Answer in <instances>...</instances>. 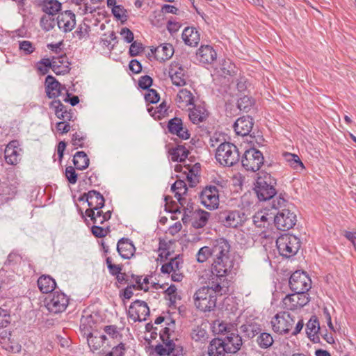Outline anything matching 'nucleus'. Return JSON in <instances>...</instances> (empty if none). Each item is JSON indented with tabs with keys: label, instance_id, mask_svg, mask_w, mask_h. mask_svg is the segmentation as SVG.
I'll return each mask as SVG.
<instances>
[{
	"label": "nucleus",
	"instance_id": "nucleus-1",
	"mask_svg": "<svg viewBox=\"0 0 356 356\" xmlns=\"http://www.w3.org/2000/svg\"><path fill=\"white\" fill-rule=\"evenodd\" d=\"M229 241L220 238L215 240L210 245L202 247L196 254L199 263H204L209 258H212L211 277L225 279L229 275L234 266V259L230 252Z\"/></svg>",
	"mask_w": 356,
	"mask_h": 356
},
{
	"label": "nucleus",
	"instance_id": "nucleus-2",
	"mask_svg": "<svg viewBox=\"0 0 356 356\" xmlns=\"http://www.w3.org/2000/svg\"><path fill=\"white\" fill-rule=\"evenodd\" d=\"M226 277L219 279L211 277L209 286L199 289L194 295L195 307L202 312L213 310L216 307L217 295L222 296L228 291Z\"/></svg>",
	"mask_w": 356,
	"mask_h": 356
},
{
	"label": "nucleus",
	"instance_id": "nucleus-3",
	"mask_svg": "<svg viewBox=\"0 0 356 356\" xmlns=\"http://www.w3.org/2000/svg\"><path fill=\"white\" fill-rule=\"evenodd\" d=\"M275 184V180L270 174L264 173L258 177L254 190L259 200L266 201L273 198L277 193Z\"/></svg>",
	"mask_w": 356,
	"mask_h": 356
},
{
	"label": "nucleus",
	"instance_id": "nucleus-4",
	"mask_svg": "<svg viewBox=\"0 0 356 356\" xmlns=\"http://www.w3.org/2000/svg\"><path fill=\"white\" fill-rule=\"evenodd\" d=\"M239 158L238 149L233 143L225 142L216 149V159L224 166H233L239 161Z\"/></svg>",
	"mask_w": 356,
	"mask_h": 356
},
{
	"label": "nucleus",
	"instance_id": "nucleus-5",
	"mask_svg": "<svg viewBox=\"0 0 356 356\" xmlns=\"http://www.w3.org/2000/svg\"><path fill=\"white\" fill-rule=\"evenodd\" d=\"M276 245L280 255L289 258L298 252L300 248V240L295 235L282 234L277 238Z\"/></svg>",
	"mask_w": 356,
	"mask_h": 356
},
{
	"label": "nucleus",
	"instance_id": "nucleus-6",
	"mask_svg": "<svg viewBox=\"0 0 356 356\" xmlns=\"http://www.w3.org/2000/svg\"><path fill=\"white\" fill-rule=\"evenodd\" d=\"M69 305V298L62 292L51 293L45 298L47 310L54 314L65 312Z\"/></svg>",
	"mask_w": 356,
	"mask_h": 356
},
{
	"label": "nucleus",
	"instance_id": "nucleus-7",
	"mask_svg": "<svg viewBox=\"0 0 356 356\" xmlns=\"http://www.w3.org/2000/svg\"><path fill=\"white\" fill-rule=\"evenodd\" d=\"M264 161V156L259 150L250 148L245 152L241 163L246 170L256 172L260 169Z\"/></svg>",
	"mask_w": 356,
	"mask_h": 356
},
{
	"label": "nucleus",
	"instance_id": "nucleus-8",
	"mask_svg": "<svg viewBox=\"0 0 356 356\" xmlns=\"http://www.w3.org/2000/svg\"><path fill=\"white\" fill-rule=\"evenodd\" d=\"M294 323V317L287 312L277 313L271 320L273 330L280 334H288Z\"/></svg>",
	"mask_w": 356,
	"mask_h": 356
},
{
	"label": "nucleus",
	"instance_id": "nucleus-9",
	"mask_svg": "<svg viewBox=\"0 0 356 356\" xmlns=\"http://www.w3.org/2000/svg\"><path fill=\"white\" fill-rule=\"evenodd\" d=\"M219 219L226 227L236 228L243 225L247 218L241 210H225L220 212Z\"/></svg>",
	"mask_w": 356,
	"mask_h": 356
},
{
	"label": "nucleus",
	"instance_id": "nucleus-10",
	"mask_svg": "<svg viewBox=\"0 0 356 356\" xmlns=\"http://www.w3.org/2000/svg\"><path fill=\"white\" fill-rule=\"evenodd\" d=\"M311 280L305 273L300 270L294 272L289 278V286L296 293H307L311 288Z\"/></svg>",
	"mask_w": 356,
	"mask_h": 356
},
{
	"label": "nucleus",
	"instance_id": "nucleus-11",
	"mask_svg": "<svg viewBox=\"0 0 356 356\" xmlns=\"http://www.w3.org/2000/svg\"><path fill=\"white\" fill-rule=\"evenodd\" d=\"M201 204L209 210H215L219 206V193L213 185L206 186L200 193Z\"/></svg>",
	"mask_w": 356,
	"mask_h": 356
},
{
	"label": "nucleus",
	"instance_id": "nucleus-12",
	"mask_svg": "<svg viewBox=\"0 0 356 356\" xmlns=\"http://www.w3.org/2000/svg\"><path fill=\"white\" fill-rule=\"evenodd\" d=\"M184 261L180 255L170 259L169 262L162 265L161 271L163 274H171V279L174 282H181L184 277L181 273Z\"/></svg>",
	"mask_w": 356,
	"mask_h": 356
},
{
	"label": "nucleus",
	"instance_id": "nucleus-13",
	"mask_svg": "<svg viewBox=\"0 0 356 356\" xmlns=\"http://www.w3.org/2000/svg\"><path fill=\"white\" fill-rule=\"evenodd\" d=\"M296 215L289 209H283L278 211L276 215H274V222L278 229L288 230L296 225Z\"/></svg>",
	"mask_w": 356,
	"mask_h": 356
},
{
	"label": "nucleus",
	"instance_id": "nucleus-14",
	"mask_svg": "<svg viewBox=\"0 0 356 356\" xmlns=\"http://www.w3.org/2000/svg\"><path fill=\"white\" fill-rule=\"evenodd\" d=\"M149 315V309L145 301L136 300L131 304L128 316L134 321H145Z\"/></svg>",
	"mask_w": 356,
	"mask_h": 356
},
{
	"label": "nucleus",
	"instance_id": "nucleus-15",
	"mask_svg": "<svg viewBox=\"0 0 356 356\" xmlns=\"http://www.w3.org/2000/svg\"><path fill=\"white\" fill-rule=\"evenodd\" d=\"M168 74L173 85L184 86L188 78L186 69L178 62H172L169 66Z\"/></svg>",
	"mask_w": 356,
	"mask_h": 356
},
{
	"label": "nucleus",
	"instance_id": "nucleus-16",
	"mask_svg": "<svg viewBox=\"0 0 356 356\" xmlns=\"http://www.w3.org/2000/svg\"><path fill=\"white\" fill-rule=\"evenodd\" d=\"M87 342L90 351L92 353H104L110 347L106 337L102 333H91L87 336Z\"/></svg>",
	"mask_w": 356,
	"mask_h": 356
},
{
	"label": "nucleus",
	"instance_id": "nucleus-17",
	"mask_svg": "<svg viewBox=\"0 0 356 356\" xmlns=\"http://www.w3.org/2000/svg\"><path fill=\"white\" fill-rule=\"evenodd\" d=\"M22 149L17 140L10 141L4 150V158L8 165H16L19 163L22 156Z\"/></svg>",
	"mask_w": 356,
	"mask_h": 356
},
{
	"label": "nucleus",
	"instance_id": "nucleus-18",
	"mask_svg": "<svg viewBox=\"0 0 356 356\" xmlns=\"http://www.w3.org/2000/svg\"><path fill=\"white\" fill-rule=\"evenodd\" d=\"M57 25L63 33L72 31L76 25V16L71 10H65L58 14L57 17Z\"/></svg>",
	"mask_w": 356,
	"mask_h": 356
},
{
	"label": "nucleus",
	"instance_id": "nucleus-19",
	"mask_svg": "<svg viewBox=\"0 0 356 356\" xmlns=\"http://www.w3.org/2000/svg\"><path fill=\"white\" fill-rule=\"evenodd\" d=\"M223 344L227 350V353H235L240 350L243 342L241 337L236 330H229L228 334L222 339Z\"/></svg>",
	"mask_w": 356,
	"mask_h": 356
},
{
	"label": "nucleus",
	"instance_id": "nucleus-20",
	"mask_svg": "<svg viewBox=\"0 0 356 356\" xmlns=\"http://www.w3.org/2000/svg\"><path fill=\"white\" fill-rule=\"evenodd\" d=\"M103 335L107 339V343L111 347L113 344L123 341V327H119L116 325H104L102 328Z\"/></svg>",
	"mask_w": 356,
	"mask_h": 356
},
{
	"label": "nucleus",
	"instance_id": "nucleus-21",
	"mask_svg": "<svg viewBox=\"0 0 356 356\" xmlns=\"http://www.w3.org/2000/svg\"><path fill=\"white\" fill-rule=\"evenodd\" d=\"M80 200H86L88 203L89 209L87 210H98L101 209L104 206L105 200L103 195L96 191H90L88 193H85L81 198Z\"/></svg>",
	"mask_w": 356,
	"mask_h": 356
},
{
	"label": "nucleus",
	"instance_id": "nucleus-22",
	"mask_svg": "<svg viewBox=\"0 0 356 356\" xmlns=\"http://www.w3.org/2000/svg\"><path fill=\"white\" fill-rule=\"evenodd\" d=\"M253 120L250 116H243L236 120L234 124L236 134L238 136H245L250 134L253 127Z\"/></svg>",
	"mask_w": 356,
	"mask_h": 356
},
{
	"label": "nucleus",
	"instance_id": "nucleus-23",
	"mask_svg": "<svg viewBox=\"0 0 356 356\" xmlns=\"http://www.w3.org/2000/svg\"><path fill=\"white\" fill-rule=\"evenodd\" d=\"M175 102L177 106L183 110L195 105V96L190 90L183 88L177 92Z\"/></svg>",
	"mask_w": 356,
	"mask_h": 356
},
{
	"label": "nucleus",
	"instance_id": "nucleus-24",
	"mask_svg": "<svg viewBox=\"0 0 356 356\" xmlns=\"http://www.w3.org/2000/svg\"><path fill=\"white\" fill-rule=\"evenodd\" d=\"M211 215V213L201 209L195 210L191 218L192 227L195 229L203 228L208 223Z\"/></svg>",
	"mask_w": 356,
	"mask_h": 356
},
{
	"label": "nucleus",
	"instance_id": "nucleus-25",
	"mask_svg": "<svg viewBox=\"0 0 356 356\" xmlns=\"http://www.w3.org/2000/svg\"><path fill=\"white\" fill-rule=\"evenodd\" d=\"M209 116V113L204 106L194 105L188 108V117L194 124L204 122Z\"/></svg>",
	"mask_w": 356,
	"mask_h": 356
},
{
	"label": "nucleus",
	"instance_id": "nucleus-26",
	"mask_svg": "<svg viewBox=\"0 0 356 356\" xmlns=\"http://www.w3.org/2000/svg\"><path fill=\"white\" fill-rule=\"evenodd\" d=\"M309 302V296L305 292H302V293H295L294 294L286 296L284 299V302L286 305H287L289 302L291 303V305L289 306L290 309L302 307Z\"/></svg>",
	"mask_w": 356,
	"mask_h": 356
},
{
	"label": "nucleus",
	"instance_id": "nucleus-27",
	"mask_svg": "<svg viewBox=\"0 0 356 356\" xmlns=\"http://www.w3.org/2000/svg\"><path fill=\"white\" fill-rule=\"evenodd\" d=\"M197 60L204 64H211L216 60L217 54L212 47L202 45L196 53Z\"/></svg>",
	"mask_w": 356,
	"mask_h": 356
},
{
	"label": "nucleus",
	"instance_id": "nucleus-28",
	"mask_svg": "<svg viewBox=\"0 0 356 356\" xmlns=\"http://www.w3.org/2000/svg\"><path fill=\"white\" fill-rule=\"evenodd\" d=\"M117 250L123 259H128L134 256L136 248L130 239L122 238L118 243Z\"/></svg>",
	"mask_w": 356,
	"mask_h": 356
},
{
	"label": "nucleus",
	"instance_id": "nucleus-29",
	"mask_svg": "<svg viewBox=\"0 0 356 356\" xmlns=\"http://www.w3.org/2000/svg\"><path fill=\"white\" fill-rule=\"evenodd\" d=\"M18 182L13 179L4 181L0 184V196L5 200L13 199L17 193Z\"/></svg>",
	"mask_w": 356,
	"mask_h": 356
},
{
	"label": "nucleus",
	"instance_id": "nucleus-30",
	"mask_svg": "<svg viewBox=\"0 0 356 356\" xmlns=\"http://www.w3.org/2000/svg\"><path fill=\"white\" fill-rule=\"evenodd\" d=\"M152 52L154 54V57L156 60L165 61L170 59L173 56L174 48L172 44L164 43L152 49Z\"/></svg>",
	"mask_w": 356,
	"mask_h": 356
},
{
	"label": "nucleus",
	"instance_id": "nucleus-31",
	"mask_svg": "<svg viewBox=\"0 0 356 356\" xmlns=\"http://www.w3.org/2000/svg\"><path fill=\"white\" fill-rule=\"evenodd\" d=\"M181 38L184 43L190 47H196L200 40V34L194 27L185 28L182 32Z\"/></svg>",
	"mask_w": 356,
	"mask_h": 356
},
{
	"label": "nucleus",
	"instance_id": "nucleus-32",
	"mask_svg": "<svg viewBox=\"0 0 356 356\" xmlns=\"http://www.w3.org/2000/svg\"><path fill=\"white\" fill-rule=\"evenodd\" d=\"M167 327H165L160 330L159 336L160 339L163 343L165 344L168 348V350H172L173 342L172 339H170L172 334L174 332L175 323V321L170 320V323H167Z\"/></svg>",
	"mask_w": 356,
	"mask_h": 356
},
{
	"label": "nucleus",
	"instance_id": "nucleus-33",
	"mask_svg": "<svg viewBox=\"0 0 356 356\" xmlns=\"http://www.w3.org/2000/svg\"><path fill=\"white\" fill-rule=\"evenodd\" d=\"M42 10L47 15L54 16L61 10V3L57 0H38Z\"/></svg>",
	"mask_w": 356,
	"mask_h": 356
},
{
	"label": "nucleus",
	"instance_id": "nucleus-34",
	"mask_svg": "<svg viewBox=\"0 0 356 356\" xmlns=\"http://www.w3.org/2000/svg\"><path fill=\"white\" fill-rule=\"evenodd\" d=\"M46 93L49 98H55L60 94V83L51 75H48L45 79Z\"/></svg>",
	"mask_w": 356,
	"mask_h": 356
},
{
	"label": "nucleus",
	"instance_id": "nucleus-35",
	"mask_svg": "<svg viewBox=\"0 0 356 356\" xmlns=\"http://www.w3.org/2000/svg\"><path fill=\"white\" fill-rule=\"evenodd\" d=\"M39 289L43 293L52 292L56 288V281L49 275H42L38 280Z\"/></svg>",
	"mask_w": 356,
	"mask_h": 356
},
{
	"label": "nucleus",
	"instance_id": "nucleus-36",
	"mask_svg": "<svg viewBox=\"0 0 356 356\" xmlns=\"http://www.w3.org/2000/svg\"><path fill=\"white\" fill-rule=\"evenodd\" d=\"M227 353V350L221 339H213L209 346V356H225Z\"/></svg>",
	"mask_w": 356,
	"mask_h": 356
},
{
	"label": "nucleus",
	"instance_id": "nucleus-37",
	"mask_svg": "<svg viewBox=\"0 0 356 356\" xmlns=\"http://www.w3.org/2000/svg\"><path fill=\"white\" fill-rule=\"evenodd\" d=\"M70 63L66 56H60L53 60L52 70L56 74H65L70 72Z\"/></svg>",
	"mask_w": 356,
	"mask_h": 356
},
{
	"label": "nucleus",
	"instance_id": "nucleus-38",
	"mask_svg": "<svg viewBox=\"0 0 356 356\" xmlns=\"http://www.w3.org/2000/svg\"><path fill=\"white\" fill-rule=\"evenodd\" d=\"M274 220V215L268 213L266 210L257 212L253 216L254 224L258 227H265Z\"/></svg>",
	"mask_w": 356,
	"mask_h": 356
},
{
	"label": "nucleus",
	"instance_id": "nucleus-39",
	"mask_svg": "<svg viewBox=\"0 0 356 356\" xmlns=\"http://www.w3.org/2000/svg\"><path fill=\"white\" fill-rule=\"evenodd\" d=\"M188 153V150L183 145H177L170 150V159L172 161H184Z\"/></svg>",
	"mask_w": 356,
	"mask_h": 356
},
{
	"label": "nucleus",
	"instance_id": "nucleus-40",
	"mask_svg": "<svg viewBox=\"0 0 356 356\" xmlns=\"http://www.w3.org/2000/svg\"><path fill=\"white\" fill-rule=\"evenodd\" d=\"M73 163L77 170H83L88 167L89 159L84 152L79 151L74 154Z\"/></svg>",
	"mask_w": 356,
	"mask_h": 356
},
{
	"label": "nucleus",
	"instance_id": "nucleus-41",
	"mask_svg": "<svg viewBox=\"0 0 356 356\" xmlns=\"http://www.w3.org/2000/svg\"><path fill=\"white\" fill-rule=\"evenodd\" d=\"M171 190L175 193V196L177 200L181 203V196L187 193L188 188L184 181L178 179L171 186Z\"/></svg>",
	"mask_w": 356,
	"mask_h": 356
},
{
	"label": "nucleus",
	"instance_id": "nucleus-42",
	"mask_svg": "<svg viewBox=\"0 0 356 356\" xmlns=\"http://www.w3.org/2000/svg\"><path fill=\"white\" fill-rule=\"evenodd\" d=\"M320 330V324L316 316H313L306 325V332L309 338L314 337L318 333Z\"/></svg>",
	"mask_w": 356,
	"mask_h": 356
},
{
	"label": "nucleus",
	"instance_id": "nucleus-43",
	"mask_svg": "<svg viewBox=\"0 0 356 356\" xmlns=\"http://www.w3.org/2000/svg\"><path fill=\"white\" fill-rule=\"evenodd\" d=\"M191 338L197 342L204 343L209 338V334L204 327L197 326L192 330Z\"/></svg>",
	"mask_w": 356,
	"mask_h": 356
},
{
	"label": "nucleus",
	"instance_id": "nucleus-44",
	"mask_svg": "<svg viewBox=\"0 0 356 356\" xmlns=\"http://www.w3.org/2000/svg\"><path fill=\"white\" fill-rule=\"evenodd\" d=\"M285 161L290 165L294 170H299L304 168V165L300 161L298 155L286 152L284 154Z\"/></svg>",
	"mask_w": 356,
	"mask_h": 356
},
{
	"label": "nucleus",
	"instance_id": "nucleus-45",
	"mask_svg": "<svg viewBox=\"0 0 356 356\" xmlns=\"http://www.w3.org/2000/svg\"><path fill=\"white\" fill-rule=\"evenodd\" d=\"M241 331L248 338H253L261 331L260 326L256 323L244 324L241 326Z\"/></svg>",
	"mask_w": 356,
	"mask_h": 356
},
{
	"label": "nucleus",
	"instance_id": "nucleus-46",
	"mask_svg": "<svg viewBox=\"0 0 356 356\" xmlns=\"http://www.w3.org/2000/svg\"><path fill=\"white\" fill-rule=\"evenodd\" d=\"M273 338L270 334L267 332H262L257 339L258 346L263 349H266L270 347L273 343Z\"/></svg>",
	"mask_w": 356,
	"mask_h": 356
},
{
	"label": "nucleus",
	"instance_id": "nucleus-47",
	"mask_svg": "<svg viewBox=\"0 0 356 356\" xmlns=\"http://www.w3.org/2000/svg\"><path fill=\"white\" fill-rule=\"evenodd\" d=\"M35 67L40 74L44 75L48 73L50 68L52 70L53 60L47 58H42L36 63Z\"/></svg>",
	"mask_w": 356,
	"mask_h": 356
},
{
	"label": "nucleus",
	"instance_id": "nucleus-48",
	"mask_svg": "<svg viewBox=\"0 0 356 356\" xmlns=\"http://www.w3.org/2000/svg\"><path fill=\"white\" fill-rule=\"evenodd\" d=\"M86 215L90 218L94 225H102L111 218V212L108 211L104 213V216L94 217L93 210H86Z\"/></svg>",
	"mask_w": 356,
	"mask_h": 356
},
{
	"label": "nucleus",
	"instance_id": "nucleus-49",
	"mask_svg": "<svg viewBox=\"0 0 356 356\" xmlns=\"http://www.w3.org/2000/svg\"><path fill=\"white\" fill-rule=\"evenodd\" d=\"M127 348L126 344L123 341H120L117 343V345L114 346L105 356H125Z\"/></svg>",
	"mask_w": 356,
	"mask_h": 356
},
{
	"label": "nucleus",
	"instance_id": "nucleus-50",
	"mask_svg": "<svg viewBox=\"0 0 356 356\" xmlns=\"http://www.w3.org/2000/svg\"><path fill=\"white\" fill-rule=\"evenodd\" d=\"M236 69L235 65L229 59L224 60L220 64V71L223 76L234 74Z\"/></svg>",
	"mask_w": 356,
	"mask_h": 356
},
{
	"label": "nucleus",
	"instance_id": "nucleus-51",
	"mask_svg": "<svg viewBox=\"0 0 356 356\" xmlns=\"http://www.w3.org/2000/svg\"><path fill=\"white\" fill-rule=\"evenodd\" d=\"M254 104L253 99L248 96L241 97L237 102L238 108L243 112H248Z\"/></svg>",
	"mask_w": 356,
	"mask_h": 356
},
{
	"label": "nucleus",
	"instance_id": "nucleus-52",
	"mask_svg": "<svg viewBox=\"0 0 356 356\" xmlns=\"http://www.w3.org/2000/svg\"><path fill=\"white\" fill-rule=\"evenodd\" d=\"M134 284L136 285V289L143 290L147 291L149 290V279L147 277H143L142 276H132Z\"/></svg>",
	"mask_w": 356,
	"mask_h": 356
},
{
	"label": "nucleus",
	"instance_id": "nucleus-53",
	"mask_svg": "<svg viewBox=\"0 0 356 356\" xmlns=\"http://www.w3.org/2000/svg\"><path fill=\"white\" fill-rule=\"evenodd\" d=\"M182 126V121L180 118H174L171 119L168 124L169 131L173 134H176V133H179L181 131Z\"/></svg>",
	"mask_w": 356,
	"mask_h": 356
},
{
	"label": "nucleus",
	"instance_id": "nucleus-54",
	"mask_svg": "<svg viewBox=\"0 0 356 356\" xmlns=\"http://www.w3.org/2000/svg\"><path fill=\"white\" fill-rule=\"evenodd\" d=\"M40 26L43 30L49 31L55 26L54 19L51 15H43L40 19Z\"/></svg>",
	"mask_w": 356,
	"mask_h": 356
},
{
	"label": "nucleus",
	"instance_id": "nucleus-55",
	"mask_svg": "<svg viewBox=\"0 0 356 356\" xmlns=\"http://www.w3.org/2000/svg\"><path fill=\"white\" fill-rule=\"evenodd\" d=\"M19 49L25 55H30L35 50L33 44L29 40L19 41Z\"/></svg>",
	"mask_w": 356,
	"mask_h": 356
},
{
	"label": "nucleus",
	"instance_id": "nucleus-56",
	"mask_svg": "<svg viewBox=\"0 0 356 356\" xmlns=\"http://www.w3.org/2000/svg\"><path fill=\"white\" fill-rule=\"evenodd\" d=\"M144 50L141 42L134 41L130 45L129 53L131 56H136Z\"/></svg>",
	"mask_w": 356,
	"mask_h": 356
},
{
	"label": "nucleus",
	"instance_id": "nucleus-57",
	"mask_svg": "<svg viewBox=\"0 0 356 356\" xmlns=\"http://www.w3.org/2000/svg\"><path fill=\"white\" fill-rule=\"evenodd\" d=\"M10 323V316L8 312L0 307V329L6 327Z\"/></svg>",
	"mask_w": 356,
	"mask_h": 356
},
{
	"label": "nucleus",
	"instance_id": "nucleus-58",
	"mask_svg": "<svg viewBox=\"0 0 356 356\" xmlns=\"http://www.w3.org/2000/svg\"><path fill=\"white\" fill-rule=\"evenodd\" d=\"M65 177L71 184H74L77 181V174L72 166H68L65 168Z\"/></svg>",
	"mask_w": 356,
	"mask_h": 356
},
{
	"label": "nucleus",
	"instance_id": "nucleus-59",
	"mask_svg": "<svg viewBox=\"0 0 356 356\" xmlns=\"http://www.w3.org/2000/svg\"><path fill=\"white\" fill-rule=\"evenodd\" d=\"M92 233L94 236L98 238H103L106 236L108 232V229L100 227L98 225H94L91 228Z\"/></svg>",
	"mask_w": 356,
	"mask_h": 356
},
{
	"label": "nucleus",
	"instance_id": "nucleus-60",
	"mask_svg": "<svg viewBox=\"0 0 356 356\" xmlns=\"http://www.w3.org/2000/svg\"><path fill=\"white\" fill-rule=\"evenodd\" d=\"M145 101L151 104H155L159 100V95L156 90L149 89L145 95Z\"/></svg>",
	"mask_w": 356,
	"mask_h": 356
},
{
	"label": "nucleus",
	"instance_id": "nucleus-61",
	"mask_svg": "<svg viewBox=\"0 0 356 356\" xmlns=\"http://www.w3.org/2000/svg\"><path fill=\"white\" fill-rule=\"evenodd\" d=\"M216 324H214V329L218 333H225L226 335L228 334L229 330H234V326L232 325H229L224 322L218 323L217 327Z\"/></svg>",
	"mask_w": 356,
	"mask_h": 356
},
{
	"label": "nucleus",
	"instance_id": "nucleus-62",
	"mask_svg": "<svg viewBox=\"0 0 356 356\" xmlns=\"http://www.w3.org/2000/svg\"><path fill=\"white\" fill-rule=\"evenodd\" d=\"M120 35L123 40L127 42L131 43L134 42V36L133 32L128 28L124 27L120 31Z\"/></svg>",
	"mask_w": 356,
	"mask_h": 356
},
{
	"label": "nucleus",
	"instance_id": "nucleus-63",
	"mask_svg": "<svg viewBox=\"0 0 356 356\" xmlns=\"http://www.w3.org/2000/svg\"><path fill=\"white\" fill-rule=\"evenodd\" d=\"M152 84V79L148 75L142 76L138 80V86L142 89H148Z\"/></svg>",
	"mask_w": 356,
	"mask_h": 356
},
{
	"label": "nucleus",
	"instance_id": "nucleus-64",
	"mask_svg": "<svg viewBox=\"0 0 356 356\" xmlns=\"http://www.w3.org/2000/svg\"><path fill=\"white\" fill-rule=\"evenodd\" d=\"M72 145L74 146L82 147L83 145V141L85 140V136H83L81 133L76 132L72 135Z\"/></svg>",
	"mask_w": 356,
	"mask_h": 356
}]
</instances>
